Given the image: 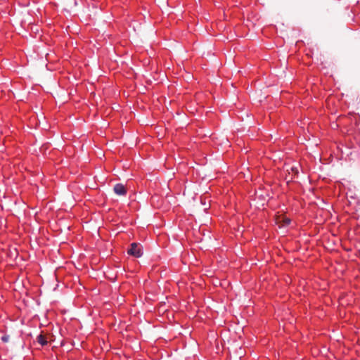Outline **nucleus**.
I'll list each match as a JSON object with an SVG mask.
<instances>
[{
  "mask_svg": "<svg viewBox=\"0 0 360 360\" xmlns=\"http://www.w3.org/2000/svg\"><path fill=\"white\" fill-rule=\"evenodd\" d=\"M127 252L129 255L134 256L135 257H141L143 255L142 246L141 244L133 243L131 244Z\"/></svg>",
  "mask_w": 360,
  "mask_h": 360,
  "instance_id": "f257e3e1",
  "label": "nucleus"
},
{
  "mask_svg": "<svg viewBox=\"0 0 360 360\" xmlns=\"http://www.w3.org/2000/svg\"><path fill=\"white\" fill-rule=\"evenodd\" d=\"M1 340L4 342H8V340H9V335H3L1 337Z\"/></svg>",
  "mask_w": 360,
  "mask_h": 360,
  "instance_id": "39448f33",
  "label": "nucleus"
},
{
  "mask_svg": "<svg viewBox=\"0 0 360 360\" xmlns=\"http://www.w3.org/2000/svg\"><path fill=\"white\" fill-rule=\"evenodd\" d=\"M37 342H38L41 345H42V346L46 345L47 344V341H46V338H45L43 335H41V334H40V335H39L37 336Z\"/></svg>",
  "mask_w": 360,
  "mask_h": 360,
  "instance_id": "7ed1b4c3",
  "label": "nucleus"
},
{
  "mask_svg": "<svg viewBox=\"0 0 360 360\" xmlns=\"http://www.w3.org/2000/svg\"><path fill=\"white\" fill-rule=\"evenodd\" d=\"M284 222H285V224L288 225V224H290V219H288V218H286V219L284 220Z\"/></svg>",
  "mask_w": 360,
  "mask_h": 360,
  "instance_id": "423d86ee",
  "label": "nucleus"
},
{
  "mask_svg": "<svg viewBox=\"0 0 360 360\" xmlns=\"http://www.w3.org/2000/svg\"><path fill=\"white\" fill-rule=\"evenodd\" d=\"M113 191L118 195H125L127 194L126 188L122 184H115Z\"/></svg>",
  "mask_w": 360,
  "mask_h": 360,
  "instance_id": "f03ea898",
  "label": "nucleus"
},
{
  "mask_svg": "<svg viewBox=\"0 0 360 360\" xmlns=\"http://www.w3.org/2000/svg\"><path fill=\"white\" fill-rule=\"evenodd\" d=\"M286 171L290 173V171L293 172L295 175H297L298 174V168L296 166H290L288 167V166H286Z\"/></svg>",
  "mask_w": 360,
  "mask_h": 360,
  "instance_id": "20e7f679",
  "label": "nucleus"
}]
</instances>
